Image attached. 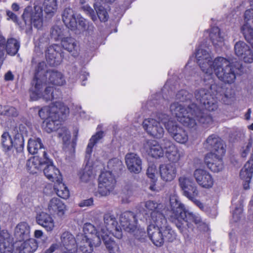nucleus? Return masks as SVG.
Instances as JSON below:
<instances>
[{
	"label": "nucleus",
	"instance_id": "obj_1",
	"mask_svg": "<svg viewBox=\"0 0 253 253\" xmlns=\"http://www.w3.org/2000/svg\"><path fill=\"white\" fill-rule=\"evenodd\" d=\"M221 89L222 90H217L216 94H211L209 90L203 88L197 90L195 97L200 106L191 103L185 108L179 102H174L170 106V112L177 121L189 128L196 126L197 122L204 126L211 125L213 120L210 112L218 109V101L229 105L234 97V92L232 88L222 87Z\"/></svg>",
	"mask_w": 253,
	"mask_h": 253
},
{
	"label": "nucleus",
	"instance_id": "obj_2",
	"mask_svg": "<svg viewBox=\"0 0 253 253\" xmlns=\"http://www.w3.org/2000/svg\"><path fill=\"white\" fill-rule=\"evenodd\" d=\"M196 57L200 68L205 74L211 75L214 73L225 84H231L235 82L237 68L226 58L218 57L212 60L209 52L203 49L196 51Z\"/></svg>",
	"mask_w": 253,
	"mask_h": 253
},
{
	"label": "nucleus",
	"instance_id": "obj_3",
	"mask_svg": "<svg viewBox=\"0 0 253 253\" xmlns=\"http://www.w3.org/2000/svg\"><path fill=\"white\" fill-rule=\"evenodd\" d=\"M170 219L184 237H188L189 234L193 231V223L198 228L206 226L200 216L189 212L184 205L177 200L170 201Z\"/></svg>",
	"mask_w": 253,
	"mask_h": 253
},
{
	"label": "nucleus",
	"instance_id": "obj_4",
	"mask_svg": "<svg viewBox=\"0 0 253 253\" xmlns=\"http://www.w3.org/2000/svg\"><path fill=\"white\" fill-rule=\"evenodd\" d=\"M205 148L210 151L205 157L207 167L214 172H218L224 167L223 157L226 153V145L217 135L212 134L204 143Z\"/></svg>",
	"mask_w": 253,
	"mask_h": 253
},
{
	"label": "nucleus",
	"instance_id": "obj_5",
	"mask_svg": "<svg viewBox=\"0 0 253 253\" xmlns=\"http://www.w3.org/2000/svg\"><path fill=\"white\" fill-rule=\"evenodd\" d=\"M147 234L150 240L157 247H161L164 242H172L176 239V234L168 224L167 220L149 222Z\"/></svg>",
	"mask_w": 253,
	"mask_h": 253
},
{
	"label": "nucleus",
	"instance_id": "obj_6",
	"mask_svg": "<svg viewBox=\"0 0 253 253\" xmlns=\"http://www.w3.org/2000/svg\"><path fill=\"white\" fill-rule=\"evenodd\" d=\"M0 145L2 150L9 152L14 148L17 153L23 152L24 147V139L19 132L17 126H11L8 131L3 132L0 138Z\"/></svg>",
	"mask_w": 253,
	"mask_h": 253
},
{
	"label": "nucleus",
	"instance_id": "obj_7",
	"mask_svg": "<svg viewBox=\"0 0 253 253\" xmlns=\"http://www.w3.org/2000/svg\"><path fill=\"white\" fill-rule=\"evenodd\" d=\"M241 31L252 48L244 42H239L235 44V52L237 56L242 58L245 63H251L253 62V28L246 23L242 26Z\"/></svg>",
	"mask_w": 253,
	"mask_h": 253
},
{
	"label": "nucleus",
	"instance_id": "obj_8",
	"mask_svg": "<svg viewBox=\"0 0 253 253\" xmlns=\"http://www.w3.org/2000/svg\"><path fill=\"white\" fill-rule=\"evenodd\" d=\"M84 235L87 237L88 235H91L93 239L92 241L96 240V246H99L101 240L104 242L105 245L108 249L109 253H120V250L119 245L106 233L105 234L103 230L101 232L97 231L96 227L90 223L84 224L83 228Z\"/></svg>",
	"mask_w": 253,
	"mask_h": 253
},
{
	"label": "nucleus",
	"instance_id": "obj_9",
	"mask_svg": "<svg viewBox=\"0 0 253 253\" xmlns=\"http://www.w3.org/2000/svg\"><path fill=\"white\" fill-rule=\"evenodd\" d=\"M178 181L183 195L193 202L201 211H205L204 204L198 199L199 196V190L196 184L185 177H180Z\"/></svg>",
	"mask_w": 253,
	"mask_h": 253
},
{
	"label": "nucleus",
	"instance_id": "obj_10",
	"mask_svg": "<svg viewBox=\"0 0 253 253\" xmlns=\"http://www.w3.org/2000/svg\"><path fill=\"white\" fill-rule=\"evenodd\" d=\"M22 18L25 25H33L35 28L40 29L43 26L42 8L37 5L34 6L33 8L31 6L28 5L24 8Z\"/></svg>",
	"mask_w": 253,
	"mask_h": 253
},
{
	"label": "nucleus",
	"instance_id": "obj_11",
	"mask_svg": "<svg viewBox=\"0 0 253 253\" xmlns=\"http://www.w3.org/2000/svg\"><path fill=\"white\" fill-rule=\"evenodd\" d=\"M20 47V42L15 38L7 39L0 30V69L5 60V52L10 56L15 55Z\"/></svg>",
	"mask_w": 253,
	"mask_h": 253
},
{
	"label": "nucleus",
	"instance_id": "obj_12",
	"mask_svg": "<svg viewBox=\"0 0 253 253\" xmlns=\"http://www.w3.org/2000/svg\"><path fill=\"white\" fill-rule=\"evenodd\" d=\"M163 205L153 200H148L145 203L144 211L146 218L149 222L167 220L162 212Z\"/></svg>",
	"mask_w": 253,
	"mask_h": 253
},
{
	"label": "nucleus",
	"instance_id": "obj_13",
	"mask_svg": "<svg viewBox=\"0 0 253 253\" xmlns=\"http://www.w3.org/2000/svg\"><path fill=\"white\" fill-rule=\"evenodd\" d=\"M116 183V180L111 172H101L98 178V193L102 196L108 195L113 190Z\"/></svg>",
	"mask_w": 253,
	"mask_h": 253
},
{
	"label": "nucleus",
	"instance_id": "obj_14",
	"mask_svg": "<svg viewBox=\"0 0 253 253\" xmlns=\"http://www.w3.org/2000/svg\"><path fill=\"white\" fill-rule=\"evenodd\" d=\"M39 109L38 114L42 119H46L50 116L58 113L69 114V109L64 103L61 101H55L49 106H45L40 109L39 106L35 107Z\"/></svg>",
	"mask_w": 253,
	"mask_h": 253
},
{
	"label": "nucleus",
	"instance_id": "obj_15",
	"mask_svg": "<svg viewBox=\"0 0 253 253\" xmlns=\"http://www.w3.org/2000/svg\"><path fill=\"white\" fill-rule=\"evenodd\" d=\"M165 126L173 139L178 143L184 144L188 141L187 132L183 127L177 125L176 122L169 120L165 123Z\"/></svg>",
	"mask_w": 253,
	"mask_h": 253
},
{
	"label": "nucleus",
	"instance_id": "obj_16",
	"mask_svg": "<svg viewBox=\"0 0 253 253\" xmlns=\"http://www.w3.org/2000/svg\"><path fill=\"white\" fill-rule=\"evenodd\" d=\"M142 125L144 129L150 135L158 139L163 137L164 129L160 122L148 118L144 120Z\"/></svg>",
	"mask_w": 253,
	"mask_h": 253
},
{
	"label": "nucleus",
	"instance_id": "obj_17",
	"mask_svg": "<svg viewBox=\"0 0 253 253\" xmlns=\"http://www.w3.org/2000/svg\"><path fill=\"white\" fill-rule=\"evenodd\" d=\"M45 177L55 184L63 181L62 174L60 170L54 165L51 159L45 158L44 166L42 169Z\"/></svg>",
	"mask_w": 253,
	"mask_h": 253
},
{
	"label": "nucleus",
	"instance_id": "obj_18",
	"mask_svg": "<svg viewBox=\"0 0 253 253\" xmlns=\"http://www.w3.org/2000/svg\"><path fill=\"white\" fill-rule=\"evenodd\" d=\"M120 223L122 229L128 232H133L137 227V219L136 215L132 211H126L120 217Z\"/></svg>",
	"mask_w": 253,
	"mask_h": 253
},
{
	"label": "nucleus",
	"instance_id": "obj_19",
	"mask_svg": "<svg viewBox=\"0 0 253 253\" xmlns=\"http://www.w3.org/2000/svg\"><path fill=\"white\" fill-rule=\"evenodd\" d=\"M68 114L58 113L48 117L42 123L43 130L47 133L56 131L60 126V122L65 119Z\"/></svg>",
	"mask_w": 253,
	"mask_h": 253
},
{
	"label": "nucleus",
	"instance_id": "obj_20",
	"mask_svg": "<svg viewBox=\"0 0 253 253\" xmlns=\"http://www.w3.org/2000/svg\"><path fill=\"white\" fill-rule=\"evenodd\" d=\"M193 175L197 183L203 188L210 189L214 184L212 176L205 169H196L194 172Z\"/></svg>",
	"mask_w": 253,
	"mask_h": 253
},
{
	"label": "nucleus",
	"instance_id": "obj_21",
	"mask_svg": "<svg viewBox=\"0 0 253 253\" xmlns=\"http://www.w3.org/2000/svg\"><path fill=\"white\" fill-rule=\"evenodd\" d=\"M162 145L166 150V156L169 161L172 163L178 162L182 155L175 145L170 140L167 139L163 140Z\"/></svg>",
	"mask_w": 253,
	"mask_h": 253
},
{
	"label": "nucleus",
	"instance_id": "obj_22",
	"mask_svg": "<svg viewBox=\"0 0 253 253\" xmlns=\"http://www.w3.org/2000/svg\"><path fill=\"white\" fill-rule=\"evenodd\" d=\"M104 221L107 230L115 234V236L118 239L122 237V232L120 230L121 227L118 226L116 218L114 215L110 213H106L104 215Z\"/></svg>",
	"mask_w": 253,
	"mask_h": 253
},
{
	"label": "nucleus",
	"instance_id": "obj_23",
	"mask_svg": "<svg viewBox=\"0 0 253 253\" xmlns=\"http://www.w3.org/2000/svg\"><path fill=\"white\" fill-rule=\"evenodd\" d=\"M253 174V156L245 164L240 172V177L243 181V187L246 190L249 189Z\"/></svg>",
	"mask_w": 253,
	"mask_h": 253
},
{
	"label": "nucleus",
	"instance_id": "obj_24",
	"mask_svg": "<svg viewBox=\"0 0 253 253\" xmlns=\"http://www.w3.org/2000/svg\"><path fill=\"white\" fill-rule=\"evenodd\" d=\"M126 164L128 170L134 173H139L142 169V161L139 156L133 153H128L125 156Z\"/></svg>",
	"mask_w": 253,
	"mask_h": 253
},
{
	"label": "nucleus",
	"instance_id": "obj_25",
	"mask_svg": "<svg viewBox=\"0 0 253 253\" xmlns=\"http://www.w3.org/2000/svg\"><path fill=\"white\" fill-rule=\"evenodd\" d=\"M143 147L148 155L153 158L157 159L164 156V150L156 140H147L144 143Z\"/></svg>",
	"mask_w": 253,
	"mask_h": 253
},
{
	"label": "nucleus",
	"instance_id": "obj_26",
	"mask_svg": "<svg viewBox=\"0 0 253 253\" xmlns=\"http://www.w3.org/2000/svg\"><path fill=\"white\" fill-rule=\"evenodd\" d=\"M14 245L10 235L6 230L0 231V253H12Z\"/></svg>",
	"mask_w": 253,
	"mask_h": 253
},
{
	"label": "nucleus",
	"instance_id": "obj_27",
	"mask_svg": "<svg viewBox=\"0 0 253 253\" xmlns=\"http://www.w3.org/2000/svg\"><path fill=\"white\" fill-rule=\"evenodd\" d=\"M45 157H40L36 155L28 159L26 163L27 169L32 174L38 172L39 170H42L44 168L45 161Z\"/></svg>",
	"mask_w": 253,
	"mask_h": 253
},
{
	"label": "nucleus",
	"instance_id": "obj_28",
	"mask_svg": "<svg viewBox=\"0 0 253 253\" xmlns=\"http://www.w3.org/2000/svg\"><path fill=\"white\" fill-rule=\"evenodd\" d=\"M28 150L33 155H37L40 156L47 157L46 149L44 147L41 139L37 138L35 139H30L28 143Z\"/></svg>",
	"mask_w": 253,
	"mask_h": 253
},
{
	"label": "nucleus",
	"instance_id": "obj_29",
	"mask_svg": "<svg viewBox=\"0 0 253 253\" xmlns=\"http://www.w3.org/2000/svg\"><path fill=\"white\" fill-rule=\"evenodd\" d=\"M59 46L55 45L54 46L50 47L45 51V57L47 62L52 66H55L59 64L62 61V53L57 51Z\"/></svg>",
	"mask_w": 253,
	"mask_h": 253
},
{
	"label": "nucleus",
	"instance_id": "obj_30",
	"mask_svg": "<svg viewBox=\"0 0 253 253\" xmlns=\"http://www.w3.org/2000/svg\"><path fill=\"white\" fill-rule=\"evenodd\" d=\"M60 240V245L69 252L72 253L77 250V241L70 232H63L61 235Z\"/></svg>",
	"mask_w": 253,
	"mask_h": 253
},
{
	"label": "nucleus",
	"instance_id": "obj_31",
	"mask_svg": "<svg viewBox=\"0 0 253 253\" xmlns=\"http://www.w3.org/2000/svg\"><path fill=\"white\" fill-rule=\"evenodd\" d=\"M37 224L41 225L47 231H52L54 227V222L50 214L42 211L38 213L36 217Z\"/></svg>",
	"mask_w": 253,
	"mask_h": 253
},
{
	"label": "nucleus",
	"instance_id": "obj_32",
	"mask_svg": "<svg viewBox=\"0 0 253 253\" xmlns=\"http://www.w3.org/2000/svg\"><path fill=\"white\" fill-rule=\"evenodd\" d=\"M14 236L19 242L30 238V226L27 222H20L16 225L15 228Z\"/></svg>",
	"mask_w": 253,
	"mask_h": 253
},
{
	"label": "nucleus",
	"instance_id": "obj_33",
	"mask_svg": "<svg viewBox=\"0 0 253 253\" xmlns=\"http://www.w3.org/2000/svg\"><path fill=\"white\" fill-rule=\"evenodd\" d=\"M62 19L63 23L68 28L72 31L77 29V20L72 9L66 8L63 11Z\"/></svg>",
	"mask_w": 253,
	"mask_h": 253
},
{
	"label": "nucleus",
	"instance_id": "obj_34",
	"mask_svg": "<svg viewBox=\"0 0 253 253\" xmlns=\"http://www.w3.org/2000/svg\"><path fill=\"white\" fill-rule=\"evenodd\" d=\"M62 47L68 51L72 56L77 57L79 54L80 48L76 40L72 37L63 38L61 42Z\"/></svg>",
	"mask_w": 253,
	"mask_h": 253
},
{
	"label": "nucleus",
	"instance_id": "obj_35",
	"mask_svg": "<svg viewBox=\"0 0 253 253\" xmlns=\"http://www.w3.org/2000/svg\"><path fill=\"white\" fill-rule=\"evenodd\" d=\"M77 249L83 253H91L93 250V246L96 244L92 242V240L83 234L77 236Z\"/></svg>",
	"mask_w": 253,
	"mask_h": 253
},
{
	"label": "nucleus",
	"instance_id": "obj_36",
	"mask_svg": "<svg viewBox=\"0 0 253 253\" xmlns=\"http://www.w3.org/2000/svg\"><path fill=\"white\" fill-rule=\"evenodd\" d=\"M159 169L161 177L164 181H171L176 176V168L170 164H162L160 165Z\"/></svg>",
	"mask_w": 253,
	"mask_h": 253
},
{
	"label": "nucleus",
	"instance_id": "obj_37",
	"mask_svg": "<svg viewBox=\"0 0 253 253\" xmlns=\"http://www.w3.org/2000/svg\"><path fill=\"white\" fill-rule=\"evenodd\" d=\"M43 82L36 78L31 82V87L29 89V95L32 101L38 100L42 98Z\"/></svg>",
	"mask_w": 253,
	"mask_h": 253
},
{
	"label": "nucleus",
	"instance_id": "obj_38",
	"mask_svg": "<svg viewBox=\"0 0 253 253\" xmlns=\"http://www.w3.org/2000/svg\"><path fill=\"white\" fill-rule=\"evenodd\" d=\"M17 247L19 253H34L38 249L37 241L32 238L25 239Z\"/></svg>",
	"mask_w": 253,
	"mask_h": 253
},
{
	"label": "nucleus",
	"instance_id": "obj_39",
	"mask_svg": "<svg viewBox=\"0 0 253 253\" xmlns=\"http://www.w3.org/2000/svg\"><path fill=\"white\" fill-rule=\"evenodd\" d=\"M65 209V204L57 198L51 199L48 206V209L51 213H56L59 216L64 215Z\"/></svg>",
	"mask_w": 253,
	"mask_h": 253
},
{
	"label": "nucleus",
	"instance_id": "obj_40",
	"mask_svg": "<svg viewBox=\"0 0 253 253\" xmlns=\"http://www.w3.org/2000/svg\"><path fill=\"white\" fill-rule=\"evenodd\" d=\"M48 82L49 84L56 86H61L65 84L66 81L64 77L61 72L51 70L48 72Z\"/></svg>",
	"mask_w": 253,
	"mask_h": 253
},
{
	"label": "nucleus",
	"instance_id": "obj_41",
	"mask_svg": "<svg viewBox=\"0 0 253 253\" xmlns=\"http://www.w3.org/2000/svg\"><path fill=\"white\" fill-rule=\"evenodd\" d=\"M61 92L53 86H47L43 92H42V98L46 101H51L54 99L60 98Z\"/></svg>",
	"mask_w": 253,
	"mask_h": 253
},
{
	"label": "nucleus",
	"instance_id": "obj_42",
	"mask_svg": "<svg viewBox=\"0 0 253 253\" xmlns=\"http://www.w3.org/2000/svg\"><path fill=\"white\" fill-rule=\"evenodd\" d=\"M55 193L60 198L67 199L70 197V192L68 187L61 181L54 185Z\"/></svg>",
	"mask_w": 253,
	"mask_h": 253
},
{
	"label": "nucleus",
	"instance_id": "obj_43",
	"mask_svg": "<svg viewBox=\"0 0 253 253\" xmlns=\"http://www.w3.org/2000/svg\"><path fill=\"white\" fill-rule=\"evenodd\" d=\"M43 6L46 14L48 16H53L57 9V0H44Z\"/></svg>",
	"mask_w": 253,
	"mask_h": 253
},
{
	"label": "nucleus",
	"instance_id": "obj_44",
	"mask_svg": "<svg viewBox=\"0 0 253 253\" xmlns=\"http://www.w3.org/2000/svg\"><path fill=\"white\" fill-rule=\"evenodd\" d=\"M209 36L213 45H219V43L223 41V38L221 36L220 30L218 27H212L210 32Z\"/></svg>",
	"mask_w": 253,
	"mask_h": 253
},
{
	"label": "nucleus",
	"instance_id": "obj_45",
	"mask_svg": "<svg viewBox=\"0 0 253 253\" xmlns=\"http://www.w3.org/2000/svg\"><path fill=\"white\" fill-rule=\"evenodd\" d=\"M103 136L104 132L103 131H99L91 136L86 147V152L87 154L89 155L91 154L94 145L99 140L103 138Z\"/></svg>",
	"mask_w": 253,
	"mask_h": 253
},
{
	"label": "nucleus",
	"instance_id": "obj_46",
	"mask_svg": "<svg viewBox=\"0 0 253 253\" xmlns=\"http://www.w3.org/2000/svg\"><path fill=\"white\" fill-rule=\"evenodd\" d=\"M79 175L82 181L87 182L94 177L92 168L90 166H85L80 171Z\"/></svg>",
	"mask_w": 253,
	"mask_h": 253
},
{
	"label": "nucleus",
	"instance_id": "obj_47",
	"mask_svg": "<svg viewBox=\"0 0 253 253\" xmlns=\"http://www.w3.org/2000/svg\"><path fill=\"white\" fill-rule=\"evenodd\" d=\"M50 35L52 39L57 41L63 39V31L58 26H54L50 30Z\"/></svg>",
	"mask_w": 253,
	"mask_h": 253
},
{
	"label": "nucleus",
	"instance_id": "obj_48",
	"mask_svg": "<svg viewBox=\"0 0 253 253\" xmlns=\"http://www.w3.org/2000/svg\"><path fill=\"white\" fill-rule=\"evenodd\" d=\"M156 167L152 164L149 165L147 168L146 174L148 177L151 179L152 183H155L157 181L156 177Z\"/></svg>",
	"mask_w": 253,
	"mask_h": 253
},
{
	"label": "nucleus",
	"instance_id": "obj_49",
	"mask_svg": "<svg viewBox=\"0 0 253 253\" xmlns=\"http://www.w3.org/2000/svg\"><path fill=\"white\" fill-rule=\"evenodd\" d=\"M96 11L100 21L106 22L108 20L109 18L108 12L103 7H99Z\"/></svg>",
	"mask_w": 253,
	"mask_h": 253
},
{
	"label": "nucleus",
	"instance_id": "obj_50",
	"mask_svg": "<svg viewBox=\"0 0 253 253\" xmlns=\"http://www.w3.org/2000/svg\"><path fill=\"white\" fill-rule=\"evenodd\" d=\"M76 18L77 20V24L78 23L79 28L81 30H86L87 28L89 27V22L81 15H79L77 16Z\"/></svg>",
	"mask_w": 253,
	"mask_h": 253
},
{
	"label": "nucleus",
	"instance_id": "obj_51",
	"mask_svg": "<svg viewBox=\"0 0 253 253\" xmlns=\"http://www.w3.org/2000/svg\"><path fill=\"white\" fill-rule=\"evenodd\" d=\"M3 115L9 117H16L18 113L17 109L13 107H7L3 111Z\"/></svg>",
	"mask_w": 253,
	"mask_h": 253
},
{
	"label": "nucleus",
	"instance_id": "obj_52",
	"mask_svg": "<svg viewBox=\"0 0 253 253\" xmlns=\"http://www.w3.org/2000/svg\"><path fill=\"white\" fill-rule=\"evenodd\" d=\"M6 15L7 16V20H11L14 23L19 25L18 17L14 12L9 9H7L6 10Z\"/></svg>",
	"mask_w": 253,
	"mask_h": 253
},
{
	"label": "nucleus",
	"instance_id": "obj_53",
	"mask_svg": "<svg viewBox=\"0 0 253 253\" xmlns=\"http://www.w3.org/2000/svg\"><path fill=\"white\" fill-rule=\"evenodd\" d=\"M189 93L187 90L185 89H181L179 90L176 95V98L179 99L181 102H184L187 101L190 97H188Z\"/></svg>",
	"mask_w": 253,
	"mask_h": 253
},
{
	"label": "nucleus",
	"instance_id": "obj_54",
	"mask_svg": "<svg viewBox=\"0 0 253 253\" xmlns=\"http://www.w3.org/2000/svg\"><path fill=\"white\" fill-rule=\"evenodd\" d=\"M81 9L87 14L89 15L91 17L93 21H94L95 20L96 16L95 14V12L94 10L88 4L83 5L81 7Z\"/></svg>",
	"mask_w": 253,
	"mask_h": 253
},
{
	"label": "nucleus",
	"instance_id": "obj_55",
	"mask_svg": "<svg viewBox=\"0 0 253 253\" xmlns=\"http://www.w3.org/2000/svg\"><path fill=\"white\" fill-rule=\"evenodd\" d=\"M45 67V63L44 62H40L38 63L37 66L35 68L34 77L33 79H35V78H37V80H41L38 78V76L39 73L44 70Z\"/></svg>",
	"mask_w": 253,
	"mask_h": 253
},
{
	"label": "nucleus",
	"instance_id": "obj_56",
	"mask_svg": "<svg viewBox=\"0 0 253 253\" xmlns=\"http://www.w3.org/2000/svg\"><path fill=\"white\" fill-rule=\"evenodd\" d=\"M244 18L246 21V22L243 24V25L247 23L252 28H253L247 22V21L250 20H252V23H253V9L251 8L248 10H246L244 13Z\"/></svg>",
	"mask_w": 253,
	"mask_h": 253
},
{
	"label": "nucleus",
	"instance_id": "obj_57",
	"mask_svg": "<svg viewBox=\"0 0 253 253\" xmlns=\"http://www.w3.org/2000/svg\"><path fill=\"white\" fill-rule=\"evenodd\" d=\"M43 193L47 195H52L55 193L54 185L53 186L52 184L50 183L46 184L43 189Z\"/></svg>",
	"mask_w": 253,
	"mask_h": 253
},
{
	"label": "nucleus",
	"instance_id": "obj_58",
	"mask_svg": "<svg viewBox=\"0 0 253 253\" xmlns=\"http://www.w3.org/2000/svg\"><path fill=\"white\" fill-rule=\"evenodd\" d=\"M93 204V199L92 198H90L88 199L83 200L79 204V206L80 207H84L90 206L92 205Z\"/></svg>",
	"mask_w": 253,
	"mask_h": 253
},
{
	"label": "nucleus",
	"instance_id": "obj_59",
	"mask_svg": "<svg viewBox=\"0 0 253 253\" xmlns=\"http://www.w3.org/2000/svg\"><path fill=\"white\" fill-rule=\"evenodd\" d=\"M58 248V245L57 244H52L50 247L47 249L45 253H53L57 248Z\"/></svg>",
	"mask_w": 253,
	"mask_h": 253
},
{
	"label": "nucleus",
	"instance_id": "obj_60",
	"mask_svg": "<svg viewBox=\"0 0 253 253\" xmlns=\"http://www.w3.org/2000/svg\"><path fill=\"white\" fill-rule=\"evenodd\" d=\"M4 80L6 81H13L14 75L11 71H8L4 75Z\"/></svg>",
	"mask_w": 253,
	"mask_h": 253
},
{
	"label": "nucleus",
	"instance_id": "obj_61",
	"mask_svg": "<svg viewBox=\"0 0 253 253\" xmlns=\"http://www.w3.org/2000/svg\"><path fill=\"white\" fill-rule=\"evenodd\" d=\"M89 76L88 73L85 71H81L80 73V78L83 80V81H85L87 80V77Z\"/></svg>",
	"mask_w": 253,
	"mask_h": 253
},
{
	"label": "nucleus",
	"instance_id": "obj_62",
	"mask_svg": "<svg viewBox=\"0 0 253 253\" xmlns=\"http://www.w3.org/2000/svg\"><path fill=\"white\" fill-rule=\"evenodd\" d=\"M43 236V232L41 230H36L34 232V237L36 238H41Z\"/></svg>",
	"mask_w": 253,
	"mask_h": 253
},
{
	"label": "nucleus",
	"instance_id": "obj_63",
	"mask_svg": "<svg viewBox=\"0 0 253 253\" xmlns=\"http://www.w3.org/2000/svg\"><path fill=\"white\" fill-rule=\"evenodd\" d=\"M11 9L13 11H18L20 9L19 5L16 2H14L11 5Z\"/></svg>",
	"mask_w": 253,
	"mask_h": 253
},
{
	"label": "nucleus",
	"instance_id": "obj_64",
	"mask_svg": "<svg viewBox=\"0 0 253 253\" xmlns=\"http://www.w3.org/2000/svg\"><path fill=\"white\" fill-rule=\"evenodd\" d=\"M77 137H75L73 139H72V141L71 142V147L72 148L75 150V147L76 146V144H77Z\"/></svg>",
	"mask_w": 253,
	"mask_h": 253
}]
</instances>
